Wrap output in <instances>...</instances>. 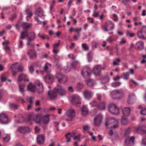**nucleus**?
I'll list each match as a JSON object with an SVG mask.
<instances>
[{
  "label": "nucleus",
  "instance_id": "f257e3e1",
  "mask_svg": "<svg viewBox=\"0 0 146 146\" xmlns=\"http://www.w3.org/2000/svg\"><path fill=\"white\" fill-rule=\"evenodd\" d=\"M57 93L62 96L66 95V92L65 88L61 85H58L54 88L53 91L49 90L48 95L50 99L53 100L56 98Z\"/></svg>",
  "mask_w": 146,
  "mask_h": 146
},
{
  "label": "nucleus",
  "instance_id": "f03ea898",
  "mask_svg": "<svg viewBox=\"0 0 146 146\" xmlns=\"http://www.w3.org/2000/svg\"><path fill=\"white\" fill-rule=\"evenodd\" d=\"M110 93L111 98L115 100L121 99L123 97L124 94L123 92L119 90H113L111 91Z\"/></svg>",
  "mask_w": 146,
  "mask_h": 146
},
{
  "label": "nucleus",
  "instance_id": "7ed1b4c3",
  "mask_svg": "<svg viewBox=\"0 0 146 146\" xmlns=\"http://www.w3.org/2000/svg\"><path fill=\"white\" fill-rule=\"evenodd\" d=\"M108 110L112 114L117 115L119 113V108L116 106V105L113 104H111L108 106Z\"/></svg>",
  "mask_w": 146,
  "mask_h": 146
},
{
  "label": "nucleus",
  "instance_id": "20e7f679",
  "mask_svg": "<svg viewBox=\"0 0 146 146\" xmlns=\"http://www.w3.org/2000/svg\"><path fill=\"white\" fill-rule=\"evenodd\" d=\"M91 70L90 68L88 67H84L81 71L82 75L85 78L90 77L91 76Z\"/></svg>",
  "mask_w": 146,
  "mask_h": 146
},
{
  "label": "nucleus",
  "instance_id": "39448f33",
  "mask_svg": "<svg viewBox=\"0 0 146 146\" xmlns=\"http://www.w3.org/2000/svg\"><path fill=\"white\" fill-rule=\"evenodd\" d=\"M36 86L37 92L39 94L42 93L44 91V87L42 83L39 80H37L35 82Z\"/></svg>",
  "mask_w": 146,
  "mask_h": 146
},
{
  "label": "nucleus",
  "instance_id": "423d86ee",
  "mask_svg": "<svg viewBox=\"0 0 146 146\" xmlns=\"http://www.w3.org/2000/svg\"><path fill=\"white\" fill-rule=\"evenodd\" d=\"M56 77L58 79V82L60 83L64 84L67 81V78L66 76L61 73H56Z\"/></svg>",
  "mask_w": 146,
  "mask_h": 146
},
{
  "label": "nucleus",
  "instance_id": "0eeeda50",
  "mask_svg": "<svg viewBox=\"0 0 146 146\" xmlns=\"http://www.w3.org/2000/svg\"><path fill=\"white\" fill-rule=\"evenodd\" d=\"M41 118L40 115H29L28 118V121H33L36 123H38L40 121Z\"/></svg>",
  "mask_w": 146,
  "mask_h": 146
},
{
  "label": "nucleus",
  "instance_id": "6e6552de",
  "mask_svg": "<svg viewBox=\"0 0 146 146\" xmlns=\"http://www.w3.org/2000/svg\"><path fill=\"white\" fill-rule=\"evenodd\" d=\"M102 115L99 114L94 119V124L95 126H99L101 125L102 118Z\"/></svg>",
  "mask_w": 146,
  "mask_h": 146
},
{
  "label": "nucleus",
  "instance_id": "1a4fd4ad",
  "mask_svg": "<svg viewBox=\"0 0 146 146\" xmlns=\"http://www.w3.org/2000/svg\"><path fill=\"white\" fill-rule=\"evenodd\" d=\"M54 77L52 74H49L47 75L43 78L44 81L45 83H52L54 81Z\"/></svg>",
  "mask_w": 146,
  "mask_h": 146
},
{
  "label": "nucleus",
  "instance_id": "9d476101",
  "mask_svg": "<svg viewBox=\"0 0 146 146\" xmlns=\"http://www.w3.org/2000/svg\"><path fill=\"white\" fill-rule=\"evenodd\" d=\"M83 94L84 98L88 100L92 97L93 93L90 91L86 89L83 92Z\"/></svg>",
  "mask_w": 146,
  "mask_h": 146
},
{
  "label": "nucleus",
  "instance_id": "9b49d317",
  "mask_svg": "<svg viewBox=\"0 0 146 146\" xmlns=\"http://www.w3.org/2000/svg\"><path fill=\"white\" fill-rule=\"evenodd\" d=\"M81 102V99L80 97L77 94L74 95V105L79 107Z\"/></svg>",
  "mask_w": 146,
  "mask_h": 146
},
{
  "label": "nucleus",
  "instance_id": "f8f14e48",
  "mask_svg": "<svg viewBox=\"0 0 146 146\" xmlns=\"http://www.w3.org/2000/svg\"><path fill=\"white\" fill-rule=\"evenodd\" d=\"M0 122L1 124H7L9 123L8 119L7 116L4 113L0 115Z\"/></svg>",
  "mask_w": 146,
  "mask_h": 146
},
{
  "label": "nucleus",
  "instance_id": "ddd939ff",
  "mask_svg": "<svg viewBox=\"0 0 146 146\" xmlns=\"http://www.w3.org/2000/svg\"><path fill=\"white\" fill-rule=\"evenodd\" d=\"M143 32L146 33V26H143L141 30L138 31L137 33V36L139 38H142L145 40L146 39V37H144L142 35Z\"/></svg>",
  "mask_w": 146,
  "mask_h": 146
},
{
  "label": "nucleus",
  "instance_id": "4468645a",
  "mask_svg": "<svg viewBox=\"0 0 146 146\" xmlns=\"http://www.w3.org/2000/svg\"><path fill=\"white\" fill-rule=\"evenodd\" d=\"M17 130L21 133L23 134L29 132L30 131V129L28 127H19L18 128Z\"/></svg>",
  "mask_w": 146,
  "mask_h": 146
},
{
  "label": "nucleus",
  "instance_id": "2eb2a0df",
  "mask_svg": "<svg viewBox=\"0 0 146 146\" xmlns=\"http://www.w3.org/2000/svg\"><path fill=\"white\" fill-rule=\"evenodd\" d=\"M66 114L68 117V118L66 119V121H71L73 119V109H69L66 112Z\"/></svg>",
  "mask_w": 146,
  "mask_h": 146
},
{
  "label": "nucleus",
  "instance_id": "dca6fc26",
  "mask_svg": "<svg viewBox=\"0 0 146 146\" xmlns=\"http://www.w3.org/2000/svg\"><path fill=\"white\" fill-rule=\"evenodd\" d=\"M27 53L31 59H34L36 57V53L34 50H28Z\"/></svg>",
  "mask_w": 146,
  "mask_h": 146
},
{
  "label": "nucleus",
  "instance_id": "f3484780",
  "mask_svg": "<svg viewBox=\"0 0 146 146\" xmlns=\"http://www.w3.org/2000/svg\"><path fill=\"white\" fill-rule=\"evenodd\" d=\"M135 139V138L133 136H132L130 138H129V137H127L125 139V143L127 145L130 144L131 143H132V145H133Z\"/></svg>",
  "mask_w": 146,
  "mask_h": 146
},
{
  "label": "nucleus",
  "instance_id": "a211bd4d",
  "mask_svg": "<svg viewBox=\"0 0 146 146\" xmlns=\"http://www.w3.org/2000/svg\"><path fill=\"white\" fill-rule=\"evenodd\" d=\"M19 66L18 63L16 62L13 63L11 67V68L12 69V72L13 76H15L17 74V68Z\"/></svg>",
  "mask_w": 146,
  "mask_h": 146
},
{
  "label": "nucleus",
  "instance_id": "6ab92c4d",
  "mask_svg": "<svg viewBox=\"0 0 146 146\" xmlns=\"http://www.w3.org/2000/svg\"><path fill=\"white\" fill-rule=\"evenodd\" d=\"M102 68L100 65L95 66L93 69L94 74L96 76L100 75L101 73Z\"/></svg>",
  "mask_w": 146,
  "mask_h": 146
},
{
  "label": "nucleus",
  "instance_id": "aec40b11",
  "mask_svg": "<svg viewBox=\"0 0 146 146\" xmlns=\"http://www.w3.org/2000/svg\"><path fill=\"white\" fill-rule=\"evenodd\" d=\"M45 140L44 136L42 134L38 135L37 137V143L38 144L41 145L43 143Z\"/></svg>",
  "mask_w": 146,
  "mask_h": 146
},
{
  "label": "nucleus",
  "instance_id": "412c9836",
  "mask_svg": "<svg viewBox=\"0 0 146 146\" xmlns=\"http://www.w3.org/2000/svg\"><path fill=\"white\" fill-rule=\"evenodd\" d=\"M27 89L28 91L32 92L37 91V89L35 85L33 84L32 83H30L28 85Z\"/></svg>",
  "mask_w": 146,
  "mask_h": 146
},
{
  "label": "nucleus",
  "instance_id": "4be33fe9",
  "mask_svg": "<svg viewBox=\"0 0 146 146\" xmlns=\"http://www.w3.org/2000/svg\"><path fill=\"white\" fill-rule=\"evenodd\" d=\"M130 109L129 107H125L122 110L123 116L128 117L130 112Z\"/></svg>",
  "mask_w": 146,
  "mask_h": 146
},
{
  "label": "nucleus",
  "instance_id": "5701e85b",
  "mask_svg": "<svg viewBox=\"0 0 146 146\" xmlns=\"http://www.w3.org/2000/svg\"><path fill=\"white\" fill-rule=\"evenodd\" d=\"M106 104L104 102H99L97 106L98 108L101 110H104L105 109Z\"/></svg>",
  "mask_w": 146,
  "mask_h": 146
},
{
  "label": "nucleus",
  "instance_id": "b1692460",
  "mask_svg": "<svg viewBox=\"0 0 146 146\" xmlns=\"http://www.w3.org/2000/svg\"><path fill=\"white\" fill-rule=\"evenodd\" d=\"M110 78L108 75H106L102 77L100 79L101 82L102 84H104L109 81Z\"/></svg>",
  "mask_w": 146,
  "mask_h": 146
},
{
  "label": "nucleus",
  "instance_id": "393cba45",
  "mask_svg": "<svg viewBox=\"0 0 146 146\" xmlns=\"http://www.w3.org/2000/svg\"><path fill=\"white\" fill-rule=\"evenodd\" d=\"M51 66V64L49 63L48 62H46L44 68V71L48 73L50 72L51 70L50 67Z\"/></svg>",
  "mask_w": 146,
  "mask_h": 146
},
{
  "label": "nucleus",
  "instance_id": "a878e982",
  "mask_svg": "<svg viewBox=\"0 0 146 146\" xmlns=\"http://www.w3.org/2000/svg\"><path fill=\"white\" fill-rule=\"evenodd\" d=\"M32 24L31 23H28L27 22H24L22 24L23 29L24 30H27L32 27Z\"/></svg>",
  "mask_w": 146,
  "mask_h": 146
},
{
  "label": "nucleus",
  "instance_id": "bb28decb",
  "mask_svg": "<svg viewBox=\"0 0 146 146\" xmlns=\"http://www.w3.org/2000/svg\"><path fill=\"white\" fill-rule=\"evenodd\" d=\"M35 14L40 17H41L42 16H44L43 10L40 8H39L36 11Z\"/></svg>",
  "mask_w": 146,
  "mask_h": 146
},
{
  "label": "nucleus",
  "instance_id": "cd10ccee",
  "mask_svg": "<svg viewBox=\"0 0 146 146\" xmlns=\"http://www.w3.org/2000/svg\"><path fill=\"white\" fill-rule=\"evenodd\" d=\"M82 113L84 116H86L88 112V110L87 108L84 106H83L81 108Z\"/></svg>",
  "mask_w": 146,
  "mask_h": 146
},
{
  "label": "nucleus",
  "instance_id": "c85d7f7f",
  "mask_svg": "<svg viewBox=\"0 0 146 146\" xmlns=\"http://www.w3.org/2000/svg\"><path fill=\"white\" fill-rule=\"evenodd\" d=\"M22 80L29 81V79H27V77L26 75L25 74H22L19 75L18 81H20Z\"/></svg>",
  "mask_w": 146,
  "mask_h": 146
},
{
  "label": "nucleus",
  "instance_id": "c756f323",
  "mask_svg": "<svg viewBox=\"0 0 146 146\" xmlns=\"http://www.w3.org/2000/svg\"><path fill=\"white\" fill-rule=\"evenodd\" d=\"M133 98V96L132 95H129L128 96L127 100L128 104L130 105L133 104L134 102Z\"/></svg>",
  "mask_w": 146,
  "mask_h": 146
},
{
  "label": "nucleus",
  "instance_id": "7c9ffc66",
  "mask_svg": "<svg viewBox=\"0 0 146 146\" xmlns=\"http://www.w3.org/2000/svg\"><path fill=\"white\" fill-rule=\"evenodd\" d=\"M127 116H122L121 119V123L124 125H127L129 122Z\"/></svg>",
  "mask_w": 146,
  "mask_h": 146
},
{
  "label": "nucleus",
  "instance_id": "2f4dec72",
  "mask_svg": "<svg viewBox=\"0 0 146 146\" xmlns=\"http://www.w3.org/2000/svg\"><path fill=\"white\" fill-rule=\"evenodd\" d=\"M26 37L27 38L29 37L27 30H24L21 32L19 38L20 39H24Z\"/></svg>",
  "mask_w": 146,
  "mask_h": 146
},
{
  "label": "nucleus",
  "instance_id": "473e14b6",
  "mask_svg": "<svg viewBox=\"0 0 146 146\" xmlns=\"http://www.w3.org/2000/svg\"><path fill=\"white\" fill-rule=\"evenodd\" d=\"M143 42L142 41H138L136 44L135 47L136 48L139 50H141L143 48Z\"/></svg>",
  "mask_w": 146,
  "mask_h": 146
},
{
  "label": "nucleus",
  "instance_id": "72a5a7b5",
  "mask_svg": "<svg viewBox=\"0 0 146 146\" xmlns=\"http://www.w3.org/2000/svg\"><path fill=\"white\" fill-rule=\"evenodd\" d=\"M95 83V81L91 79H88L86 81L87 85L90 87L93 86Z\"/></svg>",
  "mask_w": 146,
  "mask_h": 146
},
{
  "label": "nucleus",
  "instance_id": "f704fd0d",
  "mask_svg": "<svg viewBox=\"0 0 146 146\" xmlns=\"http://www.w3.org/2000/svg\"><path fill=\"white\" fill-rule=\"evenodd\" d=\"M34 40V37L31 38H30L28 37L27 41L26 43L27 46H28L31 45V47H34V44L31 43L32 40Z\"/></svg>",
  "mask_w": 146,
  "mask_h": 146
},
{
  "label": "nucleus",
  "instance_id": "c9c22d12",
  "mask_svg": "<svg viewBox=\"0 0 146 146\" xmlns=\"http://www.w3.org/2000/svg\"><path fill=\"white\" fill-rule=\"evenodd\" d=\"M65 136L66 138V142L68 143L70 141L71 137L72 136V135L70 132H68L65 134Z\"/></svg>",
  "mask_w": 146,
  "mask_h": 146
},
{
  "label": "nucleus",
  "instance_id": "e433bc0d",
  "mask_svg": "<svg viewBox=\"0 0 146 146\" xmlns=\"http://www.w3.org/2000/svg\"><path fill=\"white\" fill-rule=\"evenodd\" d=\"M18 117L19 118V120L17 121V123H22L24 121V118L22 114H19Z\"/></svg>",
  "mask_w": 146,
  "mask_h": 146
},
{
  "label": "nucleus",
  "instance_id": "4c0bfd02",
  "mask_svg": "<svg viewBox=\"0 0 146 146\" xmlns=\"http://www.w3.org/2000/svg\"><path fill=\"white\" fill-rule=\"evenodd\" d=\"M84 86V84L82 82H78L77 83V84L76 86V88L78 90L81 89Z\"/></svg>",
  "mask_w": 146,
  "mask_h": 146
},
{
  "label": "nucleus",
  "instance_id": "58836bf2",
  "mask_svg": "<svg viewBox=\"0 0 146 146\" xmlns=\"http://www.w3.org/2000/svg\"><path fill=\"white\" fill-rule=\"evenodd\" d=\"M49 118L47 115H45L43 117L42 121L44 123H47L49 121Z\"/></svg>",
  "mask_w": 146,
  "mask_h": 146
},
{
  "label": "nucleus",
  "instance_id": "ea45409f",
  "mask_svg": "<svg viewBox=\"0 0 146 146\" xmlns=\"http://www.w3.org/2000/svg\"><path fill=\"white\" fill-rule=\"evenodd\" d=\"M27 15V17H31L33 16L32 12L29 9H27L25 11Z\"/></svg>",
  "mask_w": 146,
  "mask_h": 146
},
{
  "label": "nucleus",
  "instance_id": "a19ab883",
  "mask_svg": "<svg viewBox=\"0 0 146 146\" xmlns=\"http://www.w3.org/2000/svg\"><path fill=\"white\" fill-rule=\"evenodd\" d=\"M27 15V17H31L33 16L32 12L29 9H27L25 11Z\"/></svg>",
  "mask_w": 146,
  "mask_h": 146
},
{
  "label": "nucleus",
  "instance_id": "79ce46f5",
  "mask_svg": "<svg viewBox=\"0 0 146 146\" xmlns=\"http://www.w3.org/2000/svg\"><path fill=\"white\" fill-rule=\"evenodd\" d=\"M92 52L91 51H89L88 52L87 54V58L89 62L91 61L92 59L93 56L91 55Z\"/></svg>",
  "mask_w": 146,
  "mask_h": 146
},
{
  "label": "nucleus",
  "instance_id": "37998d69",
  "mask_svg": "<svg viewBox=\"0 0 146 146\" xmlns=\"http://www.w3.org/2000/svg\"><path fill=\"white\" fill-rule=\"evenodd\" d=\"M34 98L33 97H28L26 98L27 101L29 102L30 104H33V100L34 99Z\"/></svg>",
  "mask_w": 146,
  "mask_h": 146
},
{
  "label": "nucleus",
  "instance_id": "c03bdc74",
  "mask_svg": "<svg viewBox=\"0 0 146 146\" xmlns=\"http://www.w3.org/2000/svg\"><path fill=\"white\" fill-rule=\"evenodd\" d=\"M75 132H74V140H77L78 141H80V135L79 134L77 136H76L75 135Z\"/></svg>",
  "mask_w": 146,
  "mask_h": 146
},
{
  "label": "nucleus",
  "instance_id": "a18cd8bd",
  "mask_svg": "<svg viewBox=\"0 0 146 146\" xmlns=\"http://www.w3.org/2000/svg\"><path fill=\"white\" fill-rule=\"evenodd\" d=\"M25 86L24 84H21L19 85L20 91L22 93H23L25 91L24 88Z\"/></svg>",
  "mask_w": 146,
  "mask_h": 146
},
{
  "label": "nucleus",
  "instance_id": "49530a36",
  "mask_svg": "<svg viewBox=\"0 0 146 146\" xmlns=\"http://www.w3.org/2000/svg\"><path fill=\"white\" fill-rule=\"evenodd\" d=\"M9 107L11 109H16L18 107V106L14 103H11L9 104Z\"/></svg>",
  "mask_w": 146,
  "mask_h": 146
},
{
  "label": "nucleus",
  "instance_id": "de8ad7c7",
  "mask_svg": "<svg viewBox=\"0 0 146 146\" xmlns=\"http://www.w3.org/2000/svg\"><path fill=\"white\" fill-rule=\"evenodd\" d=\"M121 83L120 82H117L112 83L111 85L113 87H115L119 86L121 84Z\"/></svg>",
  "mask_w": 146,
  "mask_h": 146
},
{
  "label": "nucleus",
  "instance_id": "09e8293b",
  "mask_svg": "<svg viewBox=\"0 0 146 146\" xmlns=\"http://www.w3.org/2000/svg\"><path fill=\"white\" fill-rule=\"evenodd\" d=\"M35 21L37 22V24L40 25L42 23V21H40L37 17H34Z\"/></svg>",
  "mask_w": 146,
  "mask_h": 146
},
{
  "label": "nucleus",
  "instance_id": "8fccbe9b",
  "mask_svg": "<svg viewBox=\"0 0 146 146\" xmlns=\"http://www.w3.org/2000/svg\"><path fill=\"white\" fill-rule=\"evenodd\" d=\"M82 30V28L80 27V28H76V29L74 28V31L76 32L78 34L79 36V35H80V32Z\"/></svg>",
  "mask_w": 146,
  "mask_h": 146
},
{
  "label": "nucleus",
  "instance_id": "3c124183",
  "mask_svg": "<svg viewBox=\"0 0 146 146\" xmlns=\"http://www.w3.org/2000/svg\"><path fill=\"white\" fill-rule=\"evenodd\" d=\"M83 48L85 50L87 51L89 50V47L86 43H83L82 44Z\"/></svg>",
  "mask_w": 146,
  "mask_h": 146
},
{
  "label": "nucleus",
  "instance_id": "603ef678",
  "mask_svg": "<svg viewBox=\"0 0 146 146\" xmlns=\"http://www.w3.org/2000/svg\"><path fill=\"white\" fill-rule=\"evenodd\" d=\"M10 139V137L9 135H7L6 137L3 138V141L5 142H7Z\"/></svg>",
  "mask_w": 146,
  "mask_h": 146
},
{
  "label": "nucleus",
  "instance_id": "864d4df0",
  "mask_svg": "<svg viewBox=\"0 0 146 146\" xmlns=\"http://www.w3.org/2000/svg\"><path fill=\"white\" fill-rule=\"evenodd\" d=\"M19 43L18 47L19 48H22L23 46V41L22 40H19Z\"/></svg>",
  "mask_w": 146,
  "mask_h": 146
},
{
  "label": "nucleus",
  "instance_id": "5fc2aeb1",
  "mask_svg": "<svg viewBox=\"0 0 146 146\" xmlns=\"http://www.w3.org/2000/svg\"><path fill=\"white\" fill-rule=\"evenodd\" d=\"M60 40H58V43H55L53 44V48H58L60 46Z\"/></svg>",
  "mask_w": 146,
  "mask_h": 146
},
{
  "label": "nucleus",
  "instance_id": "6e6d98bb",
  "mask_svg": "<svg viewBox=\"0 0 146 146\" xmlns=\"http://www.w3.org/2000/svg\"><path fill=\"white\" fill-rule=\"evenodd\" d=\"M23 70V68L22 66H20L19 65L17 69V72H22Z\"/></svg>",
  "mask_w": 146,
  "mask_h": 146
},
{
  "label": "nucleus",
  "instance_id": "4d7b16f0",
  "mask_svg": "<svg viewBox=\"0 0 146 146\" xmlns=\"http://www.w3.org/2000/svg\"><path fill=\"white\" fill-rule=\"evenodd\" d=\"M30 35L29 37H29L30 38H34V39L35 38V34L34 32H32L30 33Z\"/></svg>",
  "mask_w": 146,
  "mask_h": 146
},
{
  "label": "nucleus",
  "instance_id": "13d9d810",
  "mask_svg": "<svg viewBox=\"0 0 146 146\" xmlns=\"http://www.w3.org/2000/svg\"><path fill=\"white\" fill-rule=\"evenodd\" d=\"M121 77L122 78L124 79L127 80L128 79V77L127 76V75L125 74V73H123V75H121Z\"/></svg>",
  "mask_w": 146,
  "mask_h": 146
},
{
  "label": "nucleus",
  "instance_id": "bf43d9fd",
  "mask_svg": "<svg viewBox=\"0 0 146 146\" xmlns=\"http://www.w3.org/2000/svg\"><path fill=\"white\" fill-rule=\"evenodd\" d=\"M78 64V62L77 61H74V69H76L77 68L76 66Z\"/></svg>",
  "mask_w": 146,
  "mask_h": 146
},
{
  "label": "nucleus",
  "instance_id": "052dcab7",
  "mask_svg": "<svg viewBox=\"0 0 146 146\" xmlns=\"http://www.w3.org/2000/svg\"><path fill=\"white\" fill-rule=\"evenodd\" d=\"M54 58L55 60V61H58L59 60L60 58L59 56L56 54L54 56Z\"/></svg>",
  "mask_w": 146,
  "mask_h": 146
},
{
  "label": "nucleus",
  "instance_id": "680f3d73",
  "mask_svg": "<svg viewBox=\"0 0 146 146\" xmlns=\"http://www.w3.org/2000/svg\"><path fill=\"white\" fill-rule=\"evenodd\" d=\"M29 70L31 73H32L34 71V68L33 66H31L29 67Z\"/></svg>",
  "mask_w": 146,
  "mask_h": 146
},
{
  "label": "nucleus",
  "instance_id": "e2e57ef3",
  "mask_svg": "<svg viewBox=\"0 0 146 146\" xmlns=\"http://www.w3.org/2000/svg\"><path fill=\"white\" fill-rule=\"evenodd\" d=\"M141 113L143 115H146V108H144L141 111Z\"/></svg>",
  "mask_w": 146,
  "mask_h": 146
},
{
  "label": "nucleus",
  "instance_id": "0e129e2a",
  "mask_svg": "<svg viewBox=\"0 0 146 146\" xmlns=\"http://www.w3.org/2000/svg\"><path fill=\"white\" fill-rule=\"evenodd\" d=\"M71 67L70 66H69L68 65H67V68L66 69H64V71L66 72H68L70 71Z\"/></svg>",
  "mask_w": 146,
  "mask_h": 146
},
{
  "label": "nucleus",
  "instance_id": "69168bd1",
  "mask_svg": "<svg viewBox=\"0 0 146 146\" xmlns=\"http://www.w3.org/2000/svg\"><path fill=\"white\" fill-rule=\"evenodd\" d=\"M68 100L72 104H73V96H71L68 97Z\"/></svg>",
  "mask_w": 146,
  "mask_h": 146
},
{
  "label": "nucleus",
  "instance_id": "338daca9",
  "mask_svg": "<svg viewBox=\"0 0 146 146\" xmlns=\"http://www.w3.org/2000/svg\"><path fill=\"white\" fill-rule=\"evenodd\" d=\"M17 17V15L16 14L14 13L11 15V17L10 18V19L11 20H13L14 18H16Z\"/></svg>",
  "mask_w": 146,
  "mask_h": 146
},
{
  "label": "nucleus",
  "instance_id": "774afa93",
  "mask_svg": "<svg viewBox=\"0 0 146 146\" xmlns=\"http://www.w3.org/2000/svg\"><path fill=\"white\" fill-rule=\"evenodd\" d=\"M47 57L48 55L46 54H42L40 56V58L42 59L44 58H47Z\"/></svg>",
  "mask_w": 146,
  "mask_h": 146
}]
</instances>
